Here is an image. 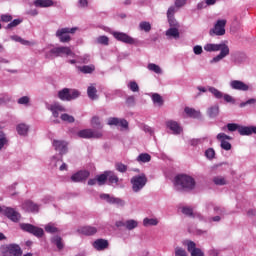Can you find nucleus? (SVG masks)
<instances>
[{
	"label": "nucleus",
	"instance_id": "63",
	"mask_svg": "<svg viewBox=\"0 0 256 256\" xmlns=\"http://www.w3.org/2000/svg\"><path fill=\"white\" fill-rule=\"evenodd\" d=\"M126 104L129 107H133V105H135V96H128L126 99Z\"/></svg>",
	"mask_w": 256,
	"mask_h": 256
},
{
	"label": "nucleus",
	"instance_id": "11",
	"mask_svg": "<svg viewBox=\"0 0 256 256\" xmlns=\"http://www.w3.org/2000/svg\"><path fill=\"white\" fill-rule=\"evenodd\" d=\"M20 228L22 229V231H26V233H31L32 235H35V237H41L42 235H44L43 228L33 226V224L22 223L20 224Z\"/></svg>",
	"mask_w": 256,
	"mask_h": 256
},
{
	"label": "nucleus",
	"instance_id": "17",
	"mask_svg": "<svg viewBox=\"0 0 256 256\" xmlns=\"http://www.w3.org/2000/svg\"><path fill=\"white\" fill-rule=\"evenodd\" d=\"M48 111H51L53 117L57 119L59 117V113L65 112V107H63L61 104L55 102L54 104H50L47 106Z\"/></svg>",
	"mask_w": 256,
	"mask_h": 256
},
{
	"label": "nucleus",
	"instance_id": "58",
	"mask_svg": "<svg viewBox=\"0 0 256 256\" xmlns=\"http://www.w3.org/2000/svg\"><path fill=\"white\" fill-rule=\"evenodd\" d=\"M175 256H187V251L184 248L176 247Z\"/></svg>",
	"mask_w": 256,
	"mask_h": 256
},
{
	"label": "nucleus",
	"instance_id": "25",
	"mask_svg": "<svg viewBox=\"0 0 256 256\" xmlns=\"http://www.w3.org/2000/svg\"><path fill=\"white\" fill-rule=\"evenodd\" d=\"M166 127H168V129H170V131H173L174 135H180L183 131V128H181V126H179V123H177L173 120L166 122Z\"/></svg>",
	"mask_w": 256,
	"mask_h": 256
},
{
	"label": "nucleus",
	"instance_id": "47",
	"mask_svg": "<svg viewBox=\"0 0 256 256\" xmlns=\"http://www.w3.org/2000/svg\"><path fill=\"white\" fill-rule=\"evenodd\" d=\"M128 89H130V91H132L133 93H139V84H137V82L135 81H130L127 84Z\"/></svg>",
	"mask_w": 256,
	"mask_h": 256
},
{
	"label": "nucleus",
	"instance_id": "55",
	"mask_svg": "<svg viewBox=\"0 0 256 256\" xmlns=\"http://www.w3.org/2000/svg\"><path fill=\"white\" fill-rule=\"evenodd\" d=\"M168 22H169L170 28L179 29V22H177L175 17L168 18Z\"/></svg>",
	"mask_w": 256,
	"mask_h": 256
},
{
	"label": "nucleus",
	"instance_id": "13",
	"mask_svg": "<svg viewBox=\"0 0 256 256\" xmlns=\"http://www.w3.org/2000/svg\"><path fill=\"white\" fill-rule=\"evenodd\" d=\"M112 35L114 38H116L117 41H121V43H126V45H135V43H137V40H135V38L123 32H112Z\"/></svg>",
	"mask_w": 256,
	"mask_h": 256
},
{
	"label": "nucleus",
	"instance_id": "39",
	"mask_svg": "<svg viewBox=\"0 0 256 256\" xmlns=\"http://www.w3.org/2000/svg\"><path fill=\"white\" fill-rule=\"evenodd\" d=\"M91 125H92V127H94V129H103V125L101 124V120L97 116L92 117Z\"/></svg>",
	"mask_w": 256,
	"mask_h": 256
},
{
	"label": "nucleus",
	"instance_id": "50",
	"mask_svg": "<svg viewBox=\"0 0 256 256\" xmlns=\"http://www.w3.org/2000/svg\"><path fill=\"white\" fill-rule=\"evenodd\" d=\"M21 23H23V20H21V19H14L12 22H10L6 26V29H13V27H17L18 25H21Z\"/></svg>",
	"mask_w": 256,
	"mask_h": 256
},
{
	"label": "nucleus",
	"instance_id": "32",
	"mask_svg": "<svg viewBox=\"0 0 256 256\" xmlns=\"http://www.w3.org/2000/svg\"><path fill=\"white\" fill-rule=\"evenodd\" d=\"M11 39L12 41H16V43H21V45H27V46L35 45V42H30L29 40H25L21 38V36L13 35L11 36Z\"/></svg>",
	"mask_w": 256,
	"mask_h": 256
},
{
	"label": "nucleus",
	"instance_id": "41",
	"mask_svg": "<svg viewBox=\"0 0 256 256\" xmlns=\"http://www.w3.org/2000/svg\"><path fill=\"white\" fill-rule=\"evenodd\" d=\"M148 69L149 71H153V73H156L157 75H161V73H163V70L157 64H153V63L148 64Z\"/></svg>",
	"mask_w": 256,
	"mask_h": 256
},
{
	"label": "nucleus",
	"instance_id": "42",
	"mask_svg": "<svg viewBox=\"0 0 256 256\" xmlns=\"http://www.w3.org/2000/svg\"><path fill=\"white\" fill-rule=\"evenodd\" d=\"M209 117L211 118H215L217 117V115H219V106H212L208 109L207 111Z\"/></svg>",
	"mask_w": 256,
	"mask_h": 256
},
{
	"label": "nucleus",
	"instance_id": "5",
	"mask_svg": "<svg viewBox=\"0 0 256 256\" xmlns=\"http://www.w3.org/2000/svg\"><path fill=\"white\" fill-rule=\"evenodd\" d=\"M81 93L78 90H71L69 88H64L58 92V97L61 101H73L77 99Z\"/></svg>",
	"mask_w": 256,
	"mask_h": 256
},
{
	"label": "nucleus",
	"instance_id": "21",
	"mask_svg": "<svg viewBox=\"0 0 256 256\" xmlns=\"http://www.w3.org/2000/svg\"><path fill=\"white\" fill-rule=\"evenodd\" d=\"M53 147L55 151H59L60 155H65V153H67V142L63 140H54Z\"/></svg>",
	"mask_w": 256,
	"mask_h": 256
},
{
	"label": "nucleus",
	"instance_id": "6",
	"mask_svg": "<svg viewBox=\"0 0 256 256\" xmlns=\"http://www.w3.org/2000/svg\"><path fill=\"white\" fill-rule=\"evenodd\" d=\"M78 137L81 139H101L103 132L100 130L83 129L78 132Z\"/></svg>",
	"mask_w": 256,
	"mask_h": 256
},
{
	"label": "nucleus",
	"instance_id": "20",
	"mask_svg": "<svg viewBox=\"0 0 256 256\" xmlns=\"http://www.w3.org/2000/svg\"><path fill=\"white\" fill-rule=\"evenodd\" d=\"M230 87L236 91H249V85L245 84V82L241 80H232L230 82Z\"/></svg>",
	"mask_w": 256,
	"mask_h": 256
},
{
	"label": "nucleus",
	"instance_id": "59",
	"mask_svg": "<svg viewBox=\"0 0 256 256\" xmlns=\"http://www.w3.org/2000/svg\"><path fill=\"white\" fill-rule=\"evenodd\" d=\"M205 141V138H197V139H192L190 140V145L192 147H197V145H201Z\"/></svg>",
	"mask_w": 256,
	"mask_h": 256
},
{
	"label": "nucleus",
	"instance_id": "8",
	"mask_svg": "<svg viewBox=\"0 0 256 256\" xmlns=\"http://www.w3.org/2000/svg\"><path fill=\"white\" fill-rule=\"evenodd\" d=\"M1 253H9L12 256H21L23 255V251L21 247L17 244H6L0 247Z\"/></svg>",
	"mask_w": 256,
	"mask_h": 256
},
{
	"label": "nucleus",
	"instance_id": "57",
	"mask_svg": "<svg viewBox=\"0 0 256 256\" xmlns=\"http://www.w3.org/2000/svg\"><path fill=\"white\" fill-rule=\"evenodd\" d=\"M97 42L100 45H109V37L107 36H100L97 38Z\"/></svg>",
	"mask_w": 256,
	"mask_h": 256
},
{
	"label": "nucleus",
	"instance_id": "37",
	"mask_svg": "<svg viewBox=\"0 0 256 256\" xmlns=\"http://www.w3.org/2000/svg\"><path fill=\"white\" fill-rule=\"evenodd\" d=\"M143 225L144 227L156 226L159 225V220H157L156 218H145L143 220Z\"/></svg>",
	"mask_w": 256,
	"mask_h": 256
},
{
	"label": "nucleus",
	"instance_id": "33",
	"mask_svg": "<svg viewBox=\"0 0 256 256\" xmlns=\"http://www.w3.org/2000/svg\"><path fill=\"white\" fill-rule=\"evenodd\" d=\"M18 135L25 136L29 133V127L25 123L18 124L16 127Z\"/></svg>",
	"mask_w": 256,
	"mask_h": 256
},
{
	"label": "nucleus",
	"instance_id": "64",
	"mask_svg": "<svg viewBox=\"0 0 256 256\" xmlns=\"http://www.w3.org/2000/svg\"><path fill=\"white\" fill-rule=\"evenodd\" d=\"M193 51L195 55H201L203 53V47L196 45L193 47Z\"/></svg>",
	"mask_w": 256,
	"mask_h": 256
},
{
	"label": "nucleus",
	"instance_id": "9",
	"mask_svg": "<svg viewBox=\"0 0 256 256\" xmlns=\"http://www.w3.org/2000/svg\"><path fill=\"white\" fill-rule=\"evenodd\" d=\"M77 28H62L57 30L56 37L60 40V43H69L71 41V36L67 33H75Z\"/></svg>",
	"mask_w": 256,
	"mask_h": 256
},
{
	"label": "nucleus",
	"instance_id": "27",
	"mask_svg": "<svg viewBox=\"0 0 256 256\" xmlns=\"http://www.w3.org/2000/svg\"><path fill=\"white\" fill-rule=\"evenodd\" d=\"M93 247L97 251H104V249H107V247H109V241H107L105 239H97L93 243Z\"/></svg>",
	"mask_w": 256,
	"mask_h": 256
},
{
	"label": "nucleus",
	"instance_id": "36",
	"mask_svg": "<svg viewBox=\"0 0 256 256\" xmlns=\"http://www.w3.org/2000/svg\"><path fill=\"white\" fill-rule=\"evenodd\" d=\"M77 62L81 65H87V63L91 62V55L84 54L82 56H77Z\"/></svg>",
	"mask_w": 256,
	"mask_h": 256
},
{
	"label": "nucleus",
	"instance_id": "38",
	"mask_svg": "<svg viewBox=\"0 0 256 256\" xmlns=\"http://www.w3.org/2000/svg\"><path fill=\"white\" fill-rule=\"evenodd\" d=\"M136 161H138V163H149V161H151V155L142 153L136 158Z\"/></svg>",
	"mask_w": 256,
	"mask_h": 256
},
{
	"label": "nucleus",
	"instance_id": "31",
	"mask_svg": "<svg viewBox=\"0 0 256 256\" xmlns=\"http://www.w3.org/2000/svg\"><path fill=\"white\" fill-rule=\"evenodd\" d=\"M87 95L92 101L99 99V96H97V88L95 86H89L87 88Z\"/></svg>",
	"mask_w": 256,
	"mask_h": 256
},
{
	"label": "nucleus",
	"instance_id": "12",
	"mask_svg": "<svg viewBox=\"0 0 256 256\" xmlns=\"http://www.w3.org/2000/svg\"><path fill=\"white\" fill-rule=\"evenodd\" d=\"M208 91L210 93H212V95L216 98V99H224V101L226 103H235V98L232 97L229 94H224L223 92L219 91L217 88L215 87H210L208 89Z\"/></svg>",
	"mask_w": 256,
	"mask_h": 256
},
{
	"label": "nucleus",
	"instance_id": "62",
	"mask_svg": "<svg viewBox=\"0 0 256 256\" xmlns=\"http://www.w3.org/2000/svg\"><path fill=\"white\" fill-rule=\"evenodd\" d=\"M12 20H13V16H11L9 14H3L1 16V21H3V23H9Z\"/></svg>",
	"mask_w": 256,
	"mask_h": 256
},
{
	"label": "nucleus",
	"instance_id": "29",
	"mask_svg": "<svg viewBox=\"0 0 256 256\" xmlns=\"http://www.w3.org/2000/svg\"><path fill=\"white\" fill-rule=\"evenodd\" d=\"M184 112L186 115H188V117H192L193 119H199V117H201V112L193 108L186 107Z\"/></svg>",
	"mask_w": 256,
	"mask_h": 256
},
{
	"label": "nucleus",
	"instance_id": "51",
	"mask_svg": "<svg viewBox=\"0 0 256 256\" xmlns=\"http://www.w3.org/2000/svg\"><path fill=\"white\" fill-rule=\"evenodd\" d=\"M31 98L29 96H23L17 100L18 105H29Z\"/></svg>",
	"mask_w": 256,
	"mask_h": 256
},
{
	"label": "nucleus",
	"instance_id": "61",
	"mask_svg": "<svg viewBox=\"0 0 256 256\" xmlns=\"http://www.w3.org/2000/svg\"><path fill=\"white\" fill-rule=\"evenodd\" d=\"M255 103H256V99L251 98V99L247 100L246 102L240 103V107H247V105H255Z\"/></svg>",
	"mask_w": 256,
	"mask_h": 256
},
{
	"label": "nucleus",
	"instance_id": "43",
	"mask_svg": "<svg viewBox=\"0 0 256 256\" xmlns=\"http://www.w3.org/2000/svg\"><path fill=\"white\" fill-rule=\"evenodd\" d=\"M213 183L219 186L227 185V178L223 176H216L213 178Z\"/></svg>",
	"mask_w": 256,
	"mask_h": 256
},
{
	"label": "nucleus",
	"instance_id": "30",
	"mask_svg": "<svg viewBox=\"0 0 256 256\" xmlns=\"http://www.w3.org/2000/svg\"><path fill=\"white\" fill-rule=\"evenodd\" d=\"M34 5L40 8L53 7V0H35Z\"/></svg>",
	"mask_w": 256,
	"mask_h": 256
},
{
	"label": "nucleus",
	"instance_id": "16",
	"mask_svg": "<svg viewBox=\"0 0 256 256\" xmlns=\"http://www.w3.org/2000/svg\"><path fill=\"white\" fill-rule=\"evenodd\" d=\"M89 175V171L81 170L71 176V181H73V183H81V181L89 179Z\"/></svg>",
	"mask_w": 256,
	"mask_h": 256
},
{
	"label": "nucleus",
	"instance_id": "60",
	"mask_svg": "<svg viewBox=\"0 0 256 256\" xmlns=\"http://www.w3.org/2000/svg\"><path fill=\"white\" fill-rule=\"evenodd\" d=\"M205 156L207 159H214L215 158V150L213 148H209L205 151Z\"/></svg>",
	"mask_w": 256,
	"mask_h": 256
},
{
	"label": "nucleus",
	"instance_id": "48",
	"mask_svg": "<svg viewBox=\"0 0 256 256\" xmlns=\"http://www.w3.org/2000/svg\"><path fill=\"white\" fill-rule=\"evenodd\" d=\"M107 174H108L109 183H111V184L119 183V177H117V175H115V173H113L112 171H107Z\"/></svg>",
	"mask_w": 256,
	"mask_h": 256
},
{
	"label": "nucleus",
	"instance_id": "4",
	"mask_svg": "<svg viewBox=\"0 0 256 256\" xmlns=\"http://www.w3.org/2000/svg\"><path fill=\"white\" fill-rule=\"evenodd\" d=\"M130 183L132 185V191L139 193L147 185V176L145 174L137 175L131 178Z\"/></svg>",
	"mask_w": 256,
	"mask_h": 256
},
{
	"label": "nucleus",
	"instance_id": "15",
	"mask_svg": "<svg viewBox=\"0 0 256 256\" xmlns=\"http://www.w3.org/2000/svg\"><path fill=\"white\" fill-rule=\"evenodd\" d=\"M100 199H103L104 201L110 203L111 205H118V207H123L125 205V201H123V199L116 198L109 194H101Z\"/></svg>",
	"mask_w": 256,
	"mask_h": 256
},
{
	"label": "nucleus",
	"instance_id": "23",
	"mask_svg": "<svg viewBox=\"0 0 256 256\" xmlns=\"http://www.w3.org/2000/svg\"><path fill=\"white\" fill-rule=\"evenodd\" d=\"M139 223L136 220H127L126 222H117V227H125L128 231H133V229H137Z\"/></svg>",
	"mask_w": 256,
	"mask_h": 256
},
{
	"label": "nucleus",
	"instance_id": "45",
	"mask_svg": "<svg viewBox=\"0 0 256 256\" xmlns=\"http://www.w3.org/2000/svg\"><path fill=\"white\" fill-rule=\"evenodd\" d=\"M107 179H108L107 171H105L101 175H98L96 178L98 185H105V182L107 181Z\"/></svg>",
	"mask_w": 256,
	"mask_h": 256
},
{
	"label": "nucleus",
	"instance_id": "56",
	"mask_svg": "<svg viewBox=\"0 0 256 256\" xmlns=\"http://www.w3.org/2000/svg\"><path fill=\"white\" fill-rule=\"evenodd\" d=\"M7 145V137L5 136V133L0 131V151L2 147H5Z\"/></svg>",
	"mask_w": 256,
	"mask_h": 256
},
{
	"label": "nucleus",
	"instance_id": "14",
	"mask_svg": "<svg viewBox=\"0 0 256 256\" xmlns=\"http://www.w3.org/2000/svg\"><path fill=\"white\" fill-rule=\"evenodd\" d=\"M3 215L13 223H19L21 221V213L17 212L14 208L4 207Z\"/></svg>",
	"mask_w": 256,
	"mask_h": 256
},
{
	"label": "nucleus",
	"instance_id": "44",
	"mask_svg": "<svg viewBox=\"0 0 256 256\" xmlns=\"http://www.w3.org/2000/svg\"><path fill=\"white\" fill-rule=\"evenodd\" d=\"M139 29L140 31H145V33H149V31H151V23L147 21L140 22Z\"/></svg>",
	"mask_w": 256,
	"mask_h": 256
},
{
	"label": "nucleus",
	"instance_id": "24",
	"mask_svg": "<svg viewBox=\"0 0 256 256\" xmlns=\"http://www.w3.org/2000/svg\"><path fill=\"white\" fill-rule=\"evenodd\" d=\"M23 209L29 213H39V205L31 200H27L23 203Z\"/></svg>",
	"mask_w": 256,
	"mask_h": 256
},
{
	"label": "nucleus",
	"instance_id": "10",
	"mask_svg": "<svg viewBox=\"0 0 256 256\" xmlns=\"http://www.w3.org/2000/svg\"><path fill=\"white\" fill-rule=\"evenodd\" d=\"M216 139L220 142L221 149H224V151H231L232 145L229 143V141H232L233 137L225 133H219L217 134Z\"/></svg>",
	"mask_w": 256,
	"mask_h": 256
},
{
	"label": "nucleus",
	"instance_id": "53",
	"mask_svg": "<svg viewBox=\"0 0 256 256\" xmlns=\"http://www.w3.org/2000/svg\"><path fill=\"white\" fill-rule=\"evenodd\" d=\"M240 127H241V125L235 124V123H228V124H227V129H228V131H230V132L238 131V133H239Z\"/></svg>",
	"mask_w": 256,
	"mask_h": 256
},
{
	"label": "nucleus",
	"instance_id": "35",
	"mask_svg": "<svg viewBox=\"0 0 256 256\" xmlns=\"http://www.w3.org/2000/svg\"><path fill=\"white\" fill-rule=\"evenodd\" d=\"M182 213L184 215H187V217H193V218L199 217L201 219V215L197 214V213H193V208H191V207H183Z\"/></svg>",
	"mask_w": 256,
	"mask_h": 256
},
{
	"label": "nucleus",
	"instance_id": "1",
	"mask_svg": "<svg viewBox=\"0 0 256 256\" xmlns=\"http://www.w3.org/2000/svg\"><path fill=\"white\" fill-rule=\"evenodd\" d=\"M204 51L207 53H215L220 51L218 55H216L213 59L210 60V63H219V61H223L225 57H227L230 53L229 46L225 42H221L219 44L207 43L204 45Z\"/></svg>",
	"mask_w": 256,
	"mask_h": 256
},
{
	"label": "nucleus",
	"instance_id": "3",
	"mask_svg": "<svg viewBox=\"0 0 256 256\" xmlns=\"http://www.w3.org/2000/svg\"><path fill=\"white\" fill-rule=\"evenodd\" d=\"M64 55L66 57H75L73 50L67 46L54 47L46 52L45 57L46 59H55V57H63Z\"/></svg>",
	"mask_w": 256,
	"mask_h": 256
},
{
	"label": "nucleus",
	"instance_id": "46",
	"mask_svg": "<svg viewBox=\"0 0 256 256\" xmlns=\"http://www.w3.org/2000/svg\"><path fill=\"white\" fill-rule=\"evenodd\" d=\"M46 233H59V228L55 227V224L49 223L45 226Z\"/></svg>",
	"mask_w": 256,
	"mask_h": 256
},
{
	"label": "nucleus",
	"instance_id": "26",
	"mask_svg": "<svg viewBox=\"0 0 256 256\" xmlns=\"http://www.w3.org/2000/svg\"><path fill=\"white\" fill-rule=\"evenodd\" d=\"M238 133L242 136L256 135V126H240Z\"/></svg>",
	"mask_w": 256,
	"mask_h": 256
},
{
	"label": "nucleus",
	"instance_id": "19",
	"mask_svg": "<svg viewBox=\"0 0 256 256\" xmlns=\"http://www.w3.org/2000/svg\"><path fill=\"white\" fill-rule=\"evenodd\" d=\"M77 233L80 235H86V237H91L97 233V228L93 226H81L77 229Z\"/></svg>",
	"mask_w": 256,
	"mask_h": 256
},
{
	"label": "nucleus",
	"instance_id": "2",
	"mask_svg": "<svg viewBox=\"0 0 256 256\" xmlns=\"http://www.w3.org/2000/svg\"><path fill=\"white\" fill-rule=\"evenodd\" d=\"M174 185L178 191H193L195 179L189 175L180 174L174 178Z\"/></svg>",
	"mask_w": 256,
	"mask_h": 256
},
{
	"label": "nucleus",
	"instance_id": "49",
	"mask_svg": "<svg viewBox=\"0 0 256 256\" xmlns=\"http://www.w3.org/2000/svg\"><path fill=\"white\" fill-rule=\"evenodd\" d=\"M152 101L159 106L163 105V97H161V95L158 93L152 95Z\"/></svg>",
	"mask_w": 256,
	"mask_h": 256
},
{
	"label": "nucleus",
	"instance_id": "34",
	"mask_svg": "<svg viewBox=\"0 0 256 256\" xmlns=\"http://www.w3.org/2000/svg\"><path fill=\"white\" fill-rule=\"evenodd\" d=\"M166 37H172V39H179V28H169L166 31Z\"/></svg>",
	"mask_w": 256,
	"mask_h": 256
},
{
	"label": "nucleus",
	"instance_id": "22",
	"mask_svg": "<svg viewBox=\"0 0 256 256\" xmlns=\"http://www.w3.org/2000/svg\"><path fill=\"white\" fill-rule=\"evenodd\" d=\"M187 249L189 253H191V256H205V253H203L201 249L197 248L193 241H189L187 243Z\"/></svg>",
	"mask_w": 256,
	"mask_h": 256
},
{
	"label": "nucleus",
	"instance_id": "28",
	"mask_svg": "<svg viewBox=\"0 0 256 256\" xmlns=\"http://www.w3.org/2000/svg\"><path fill=\"white\" fill-rule=\"evenodd\" d=\"M77 71L79 73H83L84 75H91L95 71V65H84V66H76Z\"/></svg>",
	"mask_w": 256,
	"mask_h": 256
},
{
	"label": "nucleus",
	"instance_id": "52",
	"mask_svg": "<svg viewBox=\"0 0 256 256\" xmlns=\"http://www.w3.org/2000/svg\"><path fill=\"white\" fill-rule=\"evenodd\" d=\"M61 119L62 121H66L67 123H75V117L69 114H62Z\"/></svg>",
	"mask_w": 256,
	"mask_h": 256
},
{
	"label": "nucleus",
	"instance_id": "54",
	"mask_svg": "<svg viewBox=\"0 0 256 256\" xmlns=\"http://www.w3.org/2000/svg\"><path fill=\"white\" fill-rule=\"evenodd\" d=\"M115 168L119 171V173L127 172V165H125L121 162L116 163Z\"/></svg>",
	"mask_w": 256,
	"mask_h": 256
},
{
	"label": "nucleus",
	"instance_id": "7",
	"mask_svg": "<svg viewBox=\"0 0 256 256\" xmlns=\"http://www.w3.org/2000/svg\"><path fill=\"white\" fill-rule=\"evenodd\" d=\"M225 25H227V20L225 19L217 20L214 27L210 29L209 35L211 37L215 35H217L218 37L225 35Z\"/></svg>",
	"mask_w": 256,
	"mask_h": 256
},
{
	"label": "nucleus",
	"instance_id": "40",
	"mask_svg": "<svg viewBox=\"0 0 256 256\" xmlns=\"http://www.w3.org/2000/svg\"><path fill=\"white\" fill-rule=\"evenodd\" d=\"M52 243H55L57 249H59L61 251V249H63L64 245H63V239L61 238V236H54L52 238Z\"/></svg>",
	"mask_w": 256,
	"mask_h": 256
},
{
	"label": "nucleus",
	"instance_id": "18",
	"mask_svg": "<svg viewBox=\"0 0 256 256\" xmlns=\"http://www.w3.org/2000/svg\"><path fill=\"white\" fill-rule=\"evenodd\" d=\"M108 125H115L116 127H122L123 129H127L129 127V122H127V120L125 119L111 117L108 119Z\"/></svg>",
	"mask_w": 256,
	"mask_h": 256
}]
</instances>
